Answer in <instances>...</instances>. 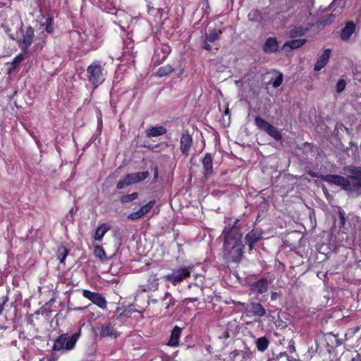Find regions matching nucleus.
<instances>
[{"instance_id": "3c124183", "label": "nucleus", "mask_w": 361, "mask_h": 361, "mask_svg": "<svg viewBox=\"0 0 361 361\" xmlns=\"http://www.w3.org/2000/svg\"><path fill=\"white\" fill-rule=\"evenodd\" d=\"M7 302V298H6L3 303L2 304H0V314H1V312H3V310H4V306L5 305V303Z\"/></svg>"}, {"instance_id": "cd10ccee", "label": "nucleus", "mask_w": 361, "mask_h": 361, "mask_svg": "<svg viewBox=\"0 0 361 361\" xmlns=\"http://www.w3.org/2000/svg\"><path fill=\"white\" fill-rule=\"evenodd\" d=\"M138 197V192H134L131 194L124 195L120 197V201L123 204L130 202Z\"/></svg>"}, {"instance_id": "ea45409f", "label": "nucleus", "mask_w": 361, "mask_h": 361, "mask_svg": "<svg viewBox=\"0 0 361 361\" xmlns=\"http://www.w3.org/2000/svg\"><path fill=\"white\" fill-rule=\"evenodd\" d=\"M283 74L280 73L279 74V75L274 80V82H273V87H279L282 84V82H283Z\"/></svg>"}, {"instance_id": "de8ad7c7", "label": "nucleus", "mask_w": 361, "mask_h": 361, "mask_svg": "<svg viewBox=\"0 0 361 361\" xmlns=\"http://www.w3.org/2000/svg\"><path fill=\"white\" fill-rule=\"evenodd\" d=\"M233 303L235 304V305H240L242 307H243L245 309V307L247 306L244 302H236V301H233Z\"/></svg>"}, {"instance_id": "a19ab883", "label": "nucleus", "mask_w": 361, "mask_h": 361, "mask_svg": "<svg viewBox=\"0 0 361 361\" xmlns=\"http://www.w3.org/2000/svg\"><path fill=\"white\" fill-rule=\"evenodd\" d=\"M142 216H143V215H141L140 211V209H138L137 211L130 214L128 216V218L129 219L136 220V219H140Z\"/></svg>"}, {"instance_id": "412c9836", "label": "nucleus", "mask_w": 361, "mask_h": 361, "mask_svg": "<svg viewBox=\"0 0 361 361\" xmlns=\"http://www.w3.org/2000/svg\"><path fill=\"white\" fill-rule=\"evenodd\" d=\"M99 332L102 337L116 336V329L111 323L103 324L99 329Z\"/></svg>"}, {"instance_id": "8fccbe9b", "label": "nucleus", "mask_w": 361, "mask_h": 361, "mask_svg": "<svg viewBox=\"0 0 361 361\" xmlns=\"http://www.w3.org/2000/svg\"><path fill=\"white\" fill-rule=\"evenodd\" d=\"M158 173H159L158 167L155 166L154 169V179H156L158 177Z\"/></svg>"}, {"instance_id": "bb28decb", "label": "nucleus", "mask_w": 361, "mask_h": 361, "mask_svg": "<svg viewBox=\"0 0 361 361\" xmlns=\"http://www.w3.org/2000/svg\"><path fill=\"white\" fill-rule=\"evenodd\" d=\"M109 228V227H97L94 234V240L100 242Z\"/></svg>"}, {"instance_id": "58836bf2", "label": "nucleus", "mask_w": 361, "mask_h": 361, "mask_svg": "<svg viewBox=\"0 0 361 361\" xmlns=\"http://www.w3.org/2000/svg\"><path fill=\"white\" fill-rule=\"evenodd\" d=\"M125 178H126V180H127L129 185H132V184L137 183L135 173H128L125 176Z\"/></svg>"}, {"instance_id": "2f4dec72", "label": "nucleus", "mask_w": 361, "mask_h": 361, "mask_svg": "<svg viewBox=\"0 0 361 361\" xmlns=\"http://www.w3.org/2000/svg\"><path fill=\"white\" fill-rule=\"evenodd\" d=\"M155 201L151 200L149 202H147L146 204L141 207L139 209L140 211L141 215H145L147 214L154 206Z\"/></svg>"}, {"instance_id": "5701e85b", "label": "nucleus", "mask_w": 361, "mask_h": 361, "mask_svg": "<svg viewBox=\"0 0 361 361\" xmlns=\"http://www.w3.org/2000/svg\"><path fill=\"white\" fill-rule=\"evenodd\" d=\"M269 344V340L266 337L259 338L256 341V345L259 351L264 352L265 351Z\"/></svg>"}, {"instance_id": "72a5a7b5", "label": "nucleus", "mask_w": 361, "mask_h": 361, "mask_svg": "<svg viewBox=\"0 0 361 361\" xmlns=\"http://www.w3.org/2000/svg\"><path fill=\"white\" fill-rule=\"evenodd\" d=\"M135 175L137 180V183H140L147 178L149 176V173L147 171H146L142 172L135 173Z\"/></svg>"}, {"instance_id": "f3484780", "label": "nucleus", "mask_w": 361, "mask_h": 361, "mask_svg": "<svg viewBox=\"0 0 361 361\" xmlns=\"http://www.w3.org/2000/svg\"><path fill=\"white\" fill-rule=\"evenodd\" d=\"M262 233L259 228H255L245 235V240L252 249V245L262 238Z\"/></svg>"}, {"instance_id": "ddd939ff", "label": "nucleus", "mask_w": 361, "mask_h": 361, "mask_svg": "<svg viewBox=\"0 0 361 361\" xmlns=\"http://www.w3.org/2000/svg\"><path fill=\"white\" fill-rule=\"evenodd\" d=\"M278 49L279 42L275 37H268L262 47V50L267 54L276 53Z\"/></svg>"}, {"instance_id": "0eeeda50", "label": "nucleus", "mask_w": 361, "mask_h": 361, "mask_svg": "<svg viewBox=\"0 0 361 361\" xmlns=\"http://www.w3.org/2000/svg\"><path fill=\"white\" fill-rule=\"evenodd\" d=\"M193 145V138L188 130L183 132L180 139V150L185 157H188L191 147Z\"/></svg>"}, {"instance_id": "a211bd4d", "label": "nucleus", "mask_w": 361, "mask_h": 361, "mask_svg": "<svg viewBox=\"0 0 361 361\" xmlns=\"http://www.w3.org/2000/svg\"><path fill=\"white\" fill-rule=\"evenodd\" d=\"M166 128L163 126H151L146 129L145 133L147 137H158L166 134Z\"/></svg>"}, {"instance_id": "20e7f679", "label": "nucleus", "mask_w": 361, "mask_h": 361, "mask_svg": "<svg viewBox=\"0 0 361 361\" xmlns=\"http://www.w3.org/2000/svg\"><path fill=\"white\" fill-rule=\"evenodd\" d=\"M80 337V333H75L71 336L62 334L57 338L53 345V350H71L74 348Z\"/></svg>"}, {"instance_id": "6ab92c4d", "label": "nucleus", "mask_w": 361, "mask_h": 361, "mask_svg": "<svg viewBox=\"0 0 361 361\" xmlns=\"http://www.w3.org/2000/svg\"><path fill=\"white\" fill-rule=\"evenodd\" d=\"M225 30L226 27H224L222 30H217L215 28L209 29L208 33H207L205 35L206 41L211 43L215 42L220 39L221 35Z\"/></svg>"}, {"instance_id": "79ce46f5", "label": "nucleus", "mask_w": 361, "mask_h": 361, "mask_svg": "<svg viewBox=\"0 0 361 361\" xmlns=\"http://www.w3.org/2000/svg\"><path fill=\"white\" fill-rule=\"evenodd\" d=\"M169 298V302L166 305V308L168 309L171 305H173L175 304V300L171 297L169 293H166L164 295V300Z\"/></svg>"}, {"instance_id": "603ef678", "label": "nucleus", "mask_w": 361, "mask_h": 361, "mask_svg": "<svg viewBox=\"0 0 361 361\" xmlns=\"http://www.w3.org/2000/svg\"><path fill=\"white\" fill-rule=\"evenodd\" d=\"M99 226H107V224H105V223H102V224H99Z\"/></svg>"}, {"instance_id": "393cba45", "label": "nucleus", "mask_w": 361, "mask_h": 361, "mask_svg": "<svg viewBox=\"0 0 361 361\" xmlns=\"http://www.w3.org/2000/svg\"><path fill=\"white\" fill-rule=\"evenodd\" d=\"M307 31L302 26H297L290 30L289 35L292 38L303 36Z\"/></svg>"}, {"instance_id": "4468645a", "label": "nucleus", "mask_w": 361, "mask_h": 361, "mask_svg": "<svg viewBox=\"0 0 361 361\" xmlns=\"http://www.w3.org/2000/svg\"><path fill=\"white\" fill-rule=\"evenodd\" d=\"M250 289L255 294L264 293L268 290V281L266 279H259L250 285Z\"/></svg>"}, {"instance_id": "37998d69", "label": "nucleus", "mask_w": 361, "mask_h": 361, "mask_svg": "<svg viewBox=\"0 0 361 361\" xmlns=\"http://www.w3.org/2000/svg\"><path fill=\"white\" fill-rule=\"evenodd\" d=\"M129 185L127 180H126V178L124 177L123 180H120L116 184V188L118 190H121L125 188L126 186Z\"/></svg>"}, {"instance_id": "09e8293b", "label": "nucleus", "mask_w": 361, "mask_h": 361, "mask_svg": "<svg viewBox=\"0 0 361 361\" xmlns=\"http://www.w3.org/2000/svg\"><path fill=\"white\" fill-rule=\"evenodd\" d=\"M297 357H295L293 356H287V359L288 361H297L298 360V356L296 355Z\"/></svg>"}, {"instance_id": "2eb2a0df", "label": "nucleus", "mask_w": 361, "mask_h": 361, "mask_svg": "<svg viewBox=\"0 0 361 361\" xmlns=\"http://www.w3.org/2000/svg\"><path fill=\"white\" fill-rule=\"evenodd\" d=\"M171 51V49L169 45L164 44L160 49H157L153 59L156 61V63H161L167 58Z\"/></svg>"}, {"instance_id": "f257e3e1", "label": "nucleus", "mask_w": 361, "mask_h": 361, "mask_svg": "<svg viewBox=\"0 0 361 361\" xmlns=\"http://www.w3.org/2000/svg\"><path fill=\"white\" fill-rule=\"evenodd\" d=\"M345 178L336 174L322 175L312 170L307 171V174L312 178H318L330 185H336L342 187L344 190L358 192L361 190V166H351L348 170Z\"/></svg>"}, {"instance_id": "f704fd0d", "label": "nucleus", "mask_w": 361, "mask_h": 361, "mask_svg": "<svg viewBox=\"0 0 361 361\" xmlns=\"http://www.w3.org/2000/svg\"><path fill=\"white\" fill-rule=\"evenodd\" d=\"M148 13L150 15H157V14L159 16V18H161L163 15L164 10L162 8H157L153 6H148Z\"/></svg>"}, {"instance_id": "7c9ffc66", "label": "nucleus", "mask_w": 361, "mask_h": 361, "mask_svg": "<svg viewBox=\"0 0 361 361\" xmlns=\"http://www.w3.org/2000/svg\"><path fill=\"white\" fill-rule=\"evenodd\" d=\"M45 26V31L48 34H51L54 32V18L51 16L47 18L46 22L44 25Z\"/></svg>"}, {"instance_id": "4be33fe9", "label": "nucleus", "mask_w": 361, "mask_h": 361, "mask_svg": "<svg viewBox=\"0 0 361 361\" xmlns=\"http://www.w3.org/2000/svg\"><path fill=\"white\" fill-rule=\"evenodd\" d=\"M307 42L305 39H292L284 43L283 48L288 47L291 49H295L302 47Z\"/></svg>"}, {"instance_id": "dca6fc26", "label": "nucleus", "mask_w": 361, "mask_h": 361, "mask_svg": "<svg viewBox=\"0 0 361 361\" xmlns=\"http://www.w3.org/2000/svg\"><path fill=\"white\" fill-rule=\"evenodd\" d=\"M331 51L330 49H326L323 51L314 65V70L315 71H319L326 66L329 60Z\"/></svg>"}, {"instance_id": "9b49d317", "label": "nucleus", "mask_w": 361, "mask_h": 361, "mask_svg": "<svg viewBox=\"0 0 361 361\" xmlns=\"http://www.w3.org/2000/svg\"><path fill=\"white\" fill-rule=\"evenodd\" d=\"M201 162L204 170V176L206 178H208L212 175L214 172L213 158L211 153L207 152L202 158Z\"/></svg>"}, {"instance_id": "c9c22d12", "label": "nucleus", "mask_w": 361, "mask_h": 361, "mask_svg": "<svg viewBox=\"0 0 361 361\" xmlns=\"http://www.w3.org/2000/svg\"><path fill=\"white\" fill-rule=\"evenodd\" d=\"M345 86H346L345 80L344 79H340L336 84V92L337 93L342 92L345 90Z\"/></svg>"}, {"instance_id": "b1692460", "label": "nucleus", "mask_w": 361, "mask_h": 361, "mask_svg": "<svg viewBox=\"0 0 361 361\" xmlns=\"http://www.w3.org/2000/svg\"><path fill=\"white\" fill-rule=\"evenodd\" d=\"M336 15L333 13L328 14L323 16L319 21L318 23L322 26H326L331 25L335 20Z\"/></svg>"}, {"instance_id": "e433bc0d", "label": "nucleus", "mask_w": 361, "mask_h": 361, "mask_svg": "<svg viewBox=\"0 0 361 361\" xmlns=\"http://www.w3.org/2000/svg\"><path fill=\"white\" fill-rule=\"evenodd\" d=\"M338 221H339V226H345V212L341 208H340L338 209Z\"/></svg>"}, {"instance_id": "39448f33", "label": "nucleus", "mask_w": 361, "mask_h": 361, "mask_svg": "<svg viewBox=\"0 0 361 361\" xmlns=\"http://www.w3.org/2000/svg\"><path fill=\"white\" fill-rule=\"evenodd\" d=\"M255 124L259 130L265 132L275 140L279 141L282 139L281 133L279 130L262 117L255 116Z\"/></svg>"}, {"instance_id": "c756f323", "label": "nucleus", "mask_w": 361, "mask_h": 361, "mask_svg": "<svg viewBox=\"0 0 361 361\" xmlns=\"http://www.w3.org/2000/svg\"><path fill=\"white\" fill-rule=\"evenodd\" d=\"M94 254L97 257H98L99 259H100L102 261H104L106 259V253H105L104 249L100 245L94 246Z\"/></svg>"}, {"instance_id": "a878e982", "label": "nucleus", "mask_w": 361, "mask_h": 361, "mask_svg": "<svg viewBox=\"0 0 361 361\" xmlns=\"http://www.w3.org/2000/svg\"><path fill=\"white\" fill-rule=\"evenodd\" d=\"M174 71L173 68L170 65H166L158 68L157 75L159 77H164L169 75Z\"/></svg>"}, {"instance_id": "6e6552de", "label": "nucleus", "mask_w": 361, "mask_h": 361, "mask_svg": "<svg viewBox=\"0 0 361 361\" xmlns=\"http://www.w3.org/2000/svg\"><path fill=\"white\" fill-rule=\"evenodd\" d=\"M82 295L90 300L92 303L102 310L107 307V302L105 298L100 293L92 292L89 290H83Z\"/></svg>"}, {"instance_id": "f03ea898", "label": "nucleus", "mask_w": 361, "mask_h": 361, "mask_svg": "<svg viewBox=\"0 0 361 361\" xmlns=\"http://www.w3.org/2000/svg\"><path fill=\"white\" fill-rule=\"evenodd\" d=\"M224 234V257L226 259H231L238 262L243 255V245L240 241L241 234L238 227L227 228L223 231Z\"/></svg>"}, {"instance_id": "a18cd8bd", "label": "nucleus", "mask_w": 361, "mask_h": 361, "mask_svg": "<svg viewBox=\"0 0 361 361\" xmlns=\"http://www.w3.org/2000/svg\"><path fill=\"white\" fill-rule=\"evenodd\" d=\"M209 42L206 41L204 42V44L202 46V48L207 51H211L212 47L210 45V44L208 43Z\"/></svg>"}, {"instance_id": "423d86ee", "label": "nucleus", "mask_w": 361, "mask_h": 361, "mask_svg": "<svg viewBox=\"0 0 361 361\" xmlns=\"http://www.w3.org/2000/svg\"><path fill=\"white\" fill-rule=\"evenodd\" d=\"M191 269L192 268L190 267L174 269L171 274L166 276V279L176 286L190 276Z\"/></svg>"}, {"instance_id": "49530a36", "label": "nucleus", "mask_w": 361, "mask_h": 361, "mask_svg": "<svg viewBox=\"0 0 361 361\" xmlns=\"http://www.w3.org/2000/svg\"><path fill=\"white\" fill-rule=\"evenodd\" d=\"M279 297V294L276 292L271 293V300H276Z\"/></svg>"}, {"instance_id": "f8f14e48", "label": "nucleus", "mask_w": 361, "mask_h": 361, "mask_svg": "<svg viewBox=\"0 0 361 361\" xmlns=\"http://www.w3.org/2000/svg\"><path fill=\"white\" fill-rule=\"evenodd\" d=\"M356 25L352 20L347 21L344 27L341 30L340 37L343 42L350 40L353 34L355 32Z\"/></svg>"}, {"instance_id": "c03bdc74", "label": "nucleus", "mask_w": 361, "mask_h": 361, "mask_svg": "<svg viewBox=\"0 0 361 361\" xmlns=\"http://www.w3.org/2000/svg\"><path fill=\"white\" fill-rule=\"evenodd\" d=\"M287 350L291 353H295L296 349L295 346V342L293 340H290L288 341Z\"/></svg>"}, {"instance_id": "9d476101", "label": "nucleus", "mask_w": 361, "mask_h": 361, "mask_svg": "<svg viewBox=\"0 0 361 361\" xmlns=\"http://www.w3.org/2000/svg\"><path fill=\"white\" fill-rule=\"evenodd\" d=\"M244 313L247 316L263 317L266 314V310L260 303L252 302L247 305Z\"/></svg>"}, {"instance_id": "473e14b6", "label": "nucleus", "mask_w": 361, "mask_h": 361, "mask_svg": "<svg viewBox=\"0 0 361 361\" xmlns=\"http://www.w3.org/2000/svg\"><path fill=\"white\" fill-rule=\"evenodd\" d=\"M159 279L155 276H152L148 280V288L150 290H157L159 286Z\"/></svg>"}, {"instance_id": "c85d7f7f", "label": "nucleus", "mask_w": 361, "mask_h": 361, "mask_svg": "<svg viewBox=\"0 0 361 361\" xmlns=\"http://www.w3.org/2000/svg\"><path fill=\"white\" fill-rule=\"evenodd\" d=\"M68 250L64 247L61 246L57 251V257L61 263H63L66 256L68 254Z\"/></svg>"}, {"instance_id": "7ed1b4c3", "label": "nucleus", "mask_w": 361, "mask_h": 361, "mask_svg": "<svg viewBox=\"0 0 361 361\" xmlns=\"http://www.w3.org/2000/svg\"><path fill=\"white\" fill-rule=\"evenodd\" d=\"M105 65V62L94 60L87 68L86 75L94 89L98 87L105 80L106 75V71L104 68Z\"/></svg>"}, {"instance_id": "1a4fd4ad", "label": "nucleus", "mask_w": 361, "mask_h": 361, "mask_svg": "<svg viewBox=\"0 0 361 361\" xmlns=\"http://www.w3.org/2000/svg\"><path fill=\"white\" fill-rule=\"evenodd\" d=\"M34 37L33 27L30 25L27 26L25 31L22 30V38L18 42L19 47L23 51L27 50L33 42Z\"/></svg>"}, {"instance_id": "4c0bfd02", "label": "nucleus", "mask_w": 361, "mask_h": 361, "mask_svg": "<svg viewBox=\"0 0 361 361\" xmlns=\"http://www.w3.org/2000/svg\"><path fill=\"white\" fill-rule=\"evenodd\" d=\"M23 59L24 57L22 54L17 55L13 60L12 68H16Z\"/></svg>"}, {"instance_id": "aec40b11", "label": "nucleus", "mask_w": 361, "mask_h": 361, "mask_svg": "<svg viewBox=\"0 0 361 361\" xmlns=\"http://www.w3.org/2000/svg\"><path fill=\"white\" fill-rule=\"evenodd\" d=\"M182 331V329L176 326L171 331L170 338L167 343L168 345L176 347L179 343V338Z\"/></svg>"}]
</instances>
